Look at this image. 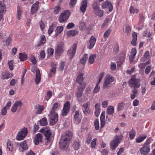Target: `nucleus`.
<instances>
[{"instance_id": "nucleus-1", "label": "nucleus", "mask_w": 155, "mask_h": 155, "mask_svg": "<svg viewBox=\"0 0 155 155\" xmlns=\"http://www.w3.org/2000/svg\"><path fill=\"white\" fill-rule=\"evenodd\" d=\"M103 86V88L104 89H109L112 86V83L114 81V77L110 74L106 75L105 78Z\"/></svg>"}, {"instance_id": "nucleus-2", "label": "nucleus", "mask_w": 155, "mask_h": 155, "mask_svg": "<svg viewBox=\"0 0 155 155\" xmlns=\"http://www.w3.org/2000/svg\"><path fill=\"white\" fill-rule=\"evenodd\" d=\"M70 14V12L68 10L64 11L61 14L58 20L61 23H63L66 22Z\"/></svg>"}, {"instance_id": "nucleus-3", "label": "nucleus", "mask_w": 155, "mask_h": 155, "mask_svg": "<svg viewBox=\"0 0 155 155\" xmlns=\"http://www.w3.org/2000/svg\"><path fill=\"white\" fill-rule=\"evenodd\" d=\"M129 83L130 87L138 88L140 86V81L138 80L134 77H132L129 81Z\"/></svg>"}, {"instance_id": "nucleus-4", "label": "nucleus", "mask_w": 155, "mask_h": 155, "mask_svg": "<svg viewBox=\"0 0 155 155\" xmlns=\"http://www.w3.org/2000/svg\"><path fill=\"white\" fill-rule=\"evenodd\" d=\"M28 131L27 128H24L22 129L18 134L17 137V139L18 140H23L24 138L27 135Z\"/></svg>"}, {"instance_id": "nucleus-5", "label": "nucleus", "mask_w": 155, "mask_h": 155, "mask_svg": "<svg viewBox=\"0 0 155 155\" xmlns=\"http://www.w3.org/2000/svg\"><path fill=\"white\" fill-rule=\"evenodd\" d=\"M43 132L46 138L45 144L48 145L49 143L50 144L52 141L51 133L50 130L45 129H43Z\"/></svg>"}, {"instance_id": "nucleus-6", "label": "nucleus", "mask_w": 155, "mask_h": 155, "mask_svg": "<svg viewBox=\"0 0 155 155\" xmlns=\"http://www.w3.org/2000/svg\"><path fill=\"white\" fill-rule=\"evenodd\" d=\"M70 103L67 101L64 104V107L62 111L61 114L62 115L66 116L69 112L70 109Z\"/></svg>"}, {"instance_id": "nucleus-7", "label": "nucleus", "mask_w": 155, "mask_h": 155, "mask_svg": "<svg viewBox=\"0 0 155 155\" xmlns=\"http://www.w3.org/2000/svg\"><path fill=\"white\" fill-rule=\"evenodd\" d=\"M35 65H34L33 66V68L31 69V70L33 72H34L35 71L36 72L35 78V82L36 84H38L41 81V75L40 74V71L38 69H35Z\"/></svg>"}, {"instance_id": "nucleus-8", "label": "nucleus", "mask_w": 155, "mask_h": 155, "mask_svg": "<svg viewBox=\"0 0 155 155\" xmlns=\"http://www.w3.org/2000/svg\"><path fill=\"white\" fill-rule=\"evenodd\" d=\"M64 45V43L63 42H61L58 45L55 49V53L56 55H60L63 52Z\"/></svg>"}, {"instance_id": "nucleus-9", "label": "nucleus", "mask_w": 155, "mask_h": 155, "mask_svg": "<svg viewBox=\"0 0 155 155\" xmlns=\"http://www.w3.org/2000/svg\"><path fill=\"white\" fill-rule=\"evenodd\" d=\"M69 141L63 137L61 139L59 143V147L61 150H65L68 147Z\"/></svg>"}, {"instance_id": "nucleus-10", "label": "nucleus", "mask_w": 155, "mask_h": 155, "mask_svg": "<svg viewBox=\"0 0 155 155\" xmlns=\"http://www.w3.org/2000/svg\"><path fill=\"white\" fill-rule=\"evenodd\" d=\"M77 48L76 44H74L72 47L68 50L67 54L71 60L72 59L75 55Z\"/></svg>"}, {"instance_id": "nucleus-11", "label": "nucleus", "mask_w": 155, "mask_h": 155, "mask_svg": "<svg viewBox=\"0 0 155 155\" xmlns=\"http://www.w3.org/2000/svg\"><path fill=\"white\" fill-rule=\"evenodd\" d=\"M50 117V123L51 125H53L58 121V114L56 113H51V112Z\"/></svg>"}, {"instance_id": "nucleus-12", "label": "nucleus", "mask_w": 155, "mask_h": 155, "mask_svg": "<svg viewBox=\"0 0 155 155\" xmlns=\"http://www.w3.org/2000/svg\"><path fill=\"white\" fill-rule=\"evenodd\" d=\"M120 138L117 136L111 142V149L112 150H114L117 147L118 144L120 143Z\"/></svg>"}, {"instance_id": "nucleus-13", "label": "nucleus", "mask_w": 155, "mask_h": 155, "mask_svg": "<svg viewBox=\"0 0 155 155\" xmlns=\"http://www.w3.org/2000/svg\"><path fill=\"white\" fill-rule=\"evenodd\" d=\"M83 91L84 89L82 87H79L78 88L77 91L75 94V96L77 98L78 100L80 102H84V100L80 98L82 95Z\"/></svg>"}, {"instance_id": "nucleus-14", "label": "nucleus", "mask_w": 155, "mask_h": 155, "mask_svg": "<svg viewBox=\"0 0 155 155\" xmlns=\"http://www.w3.org/2000/svg\"><path fill=\"white\" fill-rule=\"evenodd\" d=\"M93 7L94 9V12L99 17H101L103 15V11L101 10L98 5H93Z\"/></svg>"}, {"instance_id": "nucleus-15", "label": "nucleus", "mask_w": 155, "mask_h": 155, "mask_svg": "<svg viewBox=\"0 0 155 155\" xmlns=\"http://www.w3.org/2000/svg\"><path fill=\"white\" fill-rule=\"evenodd\" d=\"M150 150V146L149 145H144L140 149V153L143 155H146L148 153Z\"/></svg>"}, {"instance_id": "nucleus-16", "label": "nucleus", "mask_w": 155, "mask_h": 155, "mask_svg": "<svg viewBox=\"0 0 155 155\" xmlns=\"http://www.w3.org/2000/svg\"><path fill=\"white\" fill-rule=\"evenodd\" d=\"M22 105V103L21 101H16L12 106L11 111L14 113L16 112L18 107H21Z\"/></svg>"}, {"instance_id": "nucleus-17", "label": "nucleus", "mask_w": 155, "mask_h": 155, "mask_svg": "<svg viewBox=\"0 0 155 155\" xmlns=\"http://www.w3.org/2000/svg\"><path fill=\"white\" fill-rule=\"evenodd\" d=\"M102 6L103 8H108L110 12L112 11L113 9V7L112 4L108 1H106L103 2Z\"/></svg>"}, {"instance_id": "nucleus-18", "label": "nucleus", "mask_w": 155, "mask_h": 155, "mask_svg": "<svg viewBox=\"0 0 155 155\" xmlns=\"http://www.w3.org/2000/svg\"><path fill=\"white\" fill-rule=\"evenodd\" d=\"M57 64L54 62L52 63L51 64V68L50 70V72L49 74V77H51L54 74L56 71V66Z\"/></svg>"}, {"instance_id": "nucleus-19", "label": "nucleus", "mask_w": 155, "mask_h": 155, "mask_svg": "<svg viewBox=\"0 0 155 155\" xmlns=\"http://www.w3.org/2000/svg\"><path fill=\"white\" fill-rule=\"evenodd\" d=\"M72 136L73 134L71 131H67L65 132L62 137H63L64 138H65L69 141L72 138Z\"/></svg>"}, {"instance_id": "nucleus-20", "label": "nucleus", "mask_w": 155, "mask_h": 155, "mask_svg": "<svg viewBox=\"0 0 155 155\" xmlns=\"http://www.w3.org/2000/svg\"><path fill=\"white\" fill-rule=\"evenodd\" d=\"M45 108V107L43 105H40L39 104H36L35 106V109L37 110L36 113L37 114H41Z\"/></svg>"}, {"instance_id": "nucleus-21", "label": "nucleus", "mask_w": 155, "mask_h": 155, "mask_svg": "<svg viewBox=\"0 0 155 155\" xmlns=\"http://www.w3.org/2000/svg\"><path fill=\"white\" fill-rule=\"evenodd\" d=\"M12 103L11 101H8L5 106L2 110L1 114L2 115H5L7 114V110L9 109Z\"/></svg>"}, {"instance_id": "nucleus-22", "label": "nucleus", "mask_w": 155, "mask_h": 155, "mask_svg": "<svg viewBox=\"0 0 155 155\" xmlns=\"http://www.w3.org/2000/svg\"><path fill=\"white\" fill-rule=\"evenodd\" d=\"M90 103L89 102L84 103L82 106V107L84 108V109L83 112L85 114L89 113L90 112V109L89 106Z\"/></svg>"}, {"instance_id": "nucleus-23", "label": "nucleus", "mask_w": 155, "mask_h": 155, "mask_svg": "<svg viewBox=\"0 0 155 155\" xmlns=\"http://www.w3.org/2000/svg\"><path fill=\"white\" fill-rule=\"evenodd\" d=\"M42 137L40 133L38 134L36 136L34 139V143L36 145H38L39 143L41 142Z\"/></svg>"}, {"instance_id": "nucleus-24", "label": "nucleus", "mask_w": 155, "mask_h": 155, "mask_svg": "<svg viewBox=\"0 0 155 155\" xmlns=\"http://www.w3.org/2000/svg\"><path fill=\"white\" fill-rule=\"evenodd\" d=\"M101 105L99 103H96L95 105V114L97 117H98L100 115L101 109Z\"/></svg>"}, {"instance_id": "nucleus-25", "label": "nucleus", "mask_w": 155, "mask_h": 155, "mask_svg": "<svg viewBox=\"0 0 155 155\" xmlns=\"http://www.w3.org/2000/svg\"><path fill=\"white\" fill-rule=\"evenodd\" d=\"M39 4V2L37 1L32 5L31 10V12L32 14L36 13L37 10L38 9Z\"/></svg>"}, {"instance_id": "nucleus-26", "label": "nucleus", "mask_w": 155, "mask_h": 155, "mask_svg": "<svg viewBox=\"0 0 155 155\" xmlns=\"http://www.w3.org/2000/svg\"><path fill=\"white\" fill-rule=\"evenodd\" d=\"M105 112H102V113L101 115V128H102L104 126L105 124Z\"/></svg>"}, {"instance_id": "nucleus-27", "label": "nucleus", "mask_w": 155, "mask_h": 155, "mask_svg": "<svg viewBox=\"0 0 155 155\" xmlns=\"http://www.w3.org/2000/svg\"><path fill=\"white\" fill-rule=\"evenodd\" d=\"M96 41V38L93 36H91L89 41L90 45H89L88 47L89 49L92 48L94 45Z\"/></svg>"}, {"instance_id": "nucleus-28", "label": "nucleus", "mask_w": 155, "mask_h": 155, "mask_svg": "<svg viewBox=\"0 0 155 155\" xmlns=\"http://www.w3.org/2000/svg\"><path fill=\"white\" fill-rule=\"evenodd\" d=\"M81 116L79 114L78 111H75L74 115V119L77 123H79L81 122Z\"/></svg>"}, {"instance_id": "nucleus-29", "label": "nucleus", "mask_w": 155, "mask_h": 155, "mask_svg": "<svg viewBox=\"0 0 155 155\" xmlns=\"http://www.w3.org/2000/svg\"><path fill=\"white\" fill-rule=\"evenodd\" d=\"M87 0H84L81 3L80 7V10L83 13H84L86 11V8L87 6Z\"/></svg>"}, {"instance_id": "nucleus-30", "label": "nucleus", "mask_w": 155, "mask_h": 155, "mask_svg": "<svg viewBox=\"0 0 155 155\" xmlns=\"http://www.w3.org/2000/svg\"><path fill=\"white\" fill-rule=\"evenodd\" d=\"M17 145L18 146L20 147L23 149L22 150V152L24 150H27L28 149V146L26 143V141L25 140L21 143H18Z\"/></svg>"}, {"instance_id": "nucleus-31", "label": "nucleus", "mask_w": 155, "mask_h": 155, "mask_svg": "<svg viewBox=\"0 0 155 155\" xmlns=\"http://www.w3.org/2000/svg\"><path fill=\"white\" fill-rule=\"evenodd\" d=\"M127 104L123 102L119 103L117 105V110L121 111L123 109H126L127 108L126 107Z\"/></svg>"}, {"instance_id": "nucleus-32", "label": "nucleus", "mask_w": 155, "mask_h": 155, "mask_svg": "<svg viewBox=\"0 0 155 155\" xmlns=\"http://www.w3.org/2000/svg\"><path fill=\"white\" fill-rule=\"evenodd\" d=\"M150 57L149 52L148 51H146L144 53L143 56L141 58L140 60L142 61H145L147 59H149Z\"/></svg>"}, {"instance_id": "nucleus-33", "label": "nucleus", "mask_w": 155, "mask_h": 155, "mask_svg": "<svg viewBox=\"0 0 155 155\" xmlns=\"http://www.w3.org/2000/svg\"><path fill=\"white\" fill-rule=\"evenodd\" d=\"M22 13V10L21 8L19 6H18L17 12V18L18 20H19L21 19V17Z\"/></svg>"}, {"instance_id": "nucleus-34", "label": "nucleus", "mask_w": 155, "mask_h": 155, "mask_svg": "<svg viewBox=\"0 0 155 155\" xmlns=\"http://www.w3.org/2000/svg\"><path fill=\"white\" fill-rule=\"evenodd\" d=\"M147 137L146 134L140 136L136 138V142L137 143H140L142 142Z\"/></svg>"}, {"instance_id": "nucleus-35", "label": "nucleus", "mask_w": 155, "mask_h": 155, "mask_svg": "<svg viewBox=\"0 0 155 155\" xmlns=\"http://www.w3.org/2000/svg\"><path fill=\"white\" fill-rule=\"evenodd\" d=\"M6 12V8L5 4L2 2H0V13H4Z\"/></svg>"}, {"instance_id": "nucleus-36", "label": "nucleus", "mask_w": 155, "mask_h": 155, "mask_svg": "<svg viewBox=\"0 0 155 155\" xmlns=\"http://www.w3.org/2000/svg\"><path fill=\"white\" fill-rule=\"evenodd\" d=\"M114 111V108L112 106H109L108 107L107 110V114L109 115L113 114Z\"/></svg>"}, {"instance_id": "nucleus-37", "label": "nucleus", "mask_w": 155, "mask_h": 155, "mask_svg": "<svg viewBox=\"0 0 155 155\" xmlns=\"http://www.w3.org/2000/svg\"><path fill=\"white\" fill-rule=\"evenodd\" d=\"M64 28L62 26H58L57 27L55 31V35L56 36L58 35L63 31Z\"/></svg>"}, {"instance_id": "nucleus-38", "label": "nucleus", "mask_w": 155, "mask_h": 155, "mask_svg": "<svg viewBox=\"0 0 155 155\" xmlns=\"http://www.w3.org/2000/svg\"><path fill=\"white\" fill-rule=\"evenodd\" d=\"M132 36L133 38L131 41V44L133 46H135L136 45V42L137 38V33L134 32L132 33Z\"/></svg>"}, {"instance_id": "nucleus-39", "label": "nucleus", "mask_w": 155, "mask_h": 155, "mask_svg": "<svg viewBox=\"0 0 155 155\" xmlns=\"http://www.w3.org/2000/svg\"><path fill=\"white\" fill-rule=\"evenodd\" d=\"M10 77V73L8 71H5L2 73V78L3 79H7Z\"/></svg>"}, {"instance_id": "nucleus-40", "label": "nucleus", "mask_w": 155, "mask_h": 155, "mask_svg": "<svg viewBox=\"0 0 155 155\" xmlns=\"http://www.w3.org/2000/svg\"><path fill=\"white\" fill-rule=\"evenodd\" d=\"M129 138L131 140H133L135 137L136 134V131L135 130L132 129L129 132Z\"/></svg>"}, {"instance_id": "nucleus-41", "label": "nucleus", "mask_w": 155, "mask_h": 155, "mask_svg": "<svg viewBox=\"0 0 155 155\" xmlns=\"http://www.w3.org/2000/svg\"><path fill=\"white\" fill-rule=\"evenodd\" d=\"M60 106V104L58 102H56L54 103L52 107L51 110V113H56L55 110Z\"/></svg>"}, {"instance_id": "nucleus-42", "label": "nucleus", "mask_w": 155, "mask_h": 155, "mask_svg": "<svg viewBox=\"0 0 155 155\" xmlns=\"http://www.w3.org/2000/svg\"><path fill=\"white\" fill-rule=\"evenodd\" d=\"M83 75L84 74L83 73H81L78 75L77 78V81L79 84H81L83 80Z\"/></svg>"}, {"instance_id": "nucleus-43", "label": "nucleus", "mask_w": 155, "mask_h": 155, "mask_svg": "<svg viewBox=\"0 0 155 155\" xmlns=\"http://www.w3.org/2000/svg\"><path fill=\"white\" fill-rule=\"evenodd\" d=\"M78 33V32L75 30H73L69 31L67 33L68 37H71L75 35Z\"/></svg>"}, {"instance_id": "nucleus-44", "label": "nucleus", "mask_w": 155, "mask_h": 155, "mask_svg": "<svg viewBox=\"0 0 155 155\" xmlns=\"http://www.w3.org/2000/svg\"><path fill=\"white\" fill-rule=\"evenodd\" d=\"M39 121L40 124L41 126H46L48 124L47 119L45 117L43 118Z\"/></svg>"}, {"instance_id": "nucleus-45", "label": "nucleus", "mask_w": 155, "mask_h": 155, "mask_svg": "<svg viewBox=\"0 0 155 155\" xmlns=\"http://www.w3.org/2000/svg\"><path fill=\"white\" fill-rule=\"evenodd\" d=\"M73 147L75 150H78L79 148L80 142L78 140H75L73 144Z\"/></svg>"}, {"instance_id": "nucleus-46", "label": "nucleus", "mask_w": 155, "mask_h": 155, "mask_svg": "<svg viewBox=\"0 0 155 155\" xmlns=\"http://www.w3.org/2000/svg\"><path fill=\"white\" fill-rule=\"evenodd\" d=\"M88 59V55L87 54H85L84 55V57L80 60V63L82 64H84L87 61Z\"/></svg>"}, {"instance_id": "nucleus-47", "label": "nucleus", "mask_w": 155, "mask_h": 155, "mask_svg": "<svg viewBox=\"0 0 155 155\" xmlns=\"http://www.w3.org/2000/svg\"><path fill=\"white\" fill-rule=\"evenodd\" d=\"M130 11L131 13L134 14L137 13L139 10L138 9L134 8L133 6H131L130 7Z\"/></svg>"}, {"instance_id": "nucleus-48", "label": "nucleus", "mask_w": 155, "mask_h": 155, "mask_svg": "<svg viewBox=\"0 0 155 155\" xmlns=\"http://www.w3.org/2000/svg\"><path fill=\"white\" fill-rule=\"evenodd\" d=\"M99 84L97 83L93 91V92L94 94L97 93L100 90V87L99 85Z\"/></svg>"}, {"instance_id": "nucleus-49", "label": "nucleus", "mask_w": 155, "mask_h": 155, "mask_svg": "<svg viewBox=\"0 0 155 155\" xmlns=\"http://www.w3.org/2000/svg\"><path fill=\"white\" fill-rule=\"evenodd\" d=\"M96 57L95 55L92 54L90 56L88 59V62L91 64H93L94 61V58Z\"/></svg>"}, {"instance_id": "nucleus-50", "label": "nucleus", "mask_w": 155, "mask_h": 155, "mask_svg": "<svg viewBox=\"0 0 155 155\" xmlns=\"http://www.w3.org/2000/svg\"><path fill=\"white\" fill-rule=\"evenodd\" d=\"M61 10V8L59 6H57L54 8L53 12L55 14H58Z\"/></svg>"}, {"instance_id": "nucleus-51", "label": "nucleus", "mask_w": 155, "mask_h": 155, "mask_svg": "<svg viewBox=\"0 0 155 155\" xmlns=\"http://www.w3.org/2000/svg\"><path fill=\"white\" fill-rule=\"evenodd\" d=\"M27 58V55L25 54H19V58L20 59L21 61H24L26 60Z\"/></svg>"}, {"instance_id": "nucleus-52", "label": "nucleus", "mask_w": 155, "mask_h": 155, "mask_svg": "<svg viewBox=\"0 0 155 155\" xmlns=\"http://www.w3.org/2000/svg\"><path fill=\"white\" fill-rule=\"evenodd\" d=\"M47 52L48 56H51L53 55L54 50L52 48H50L48 49Z\"/></svg>"}, {"instance_id": "nucleus-53", "label": "nucleus", "mask_w": 155, "mask_h": 155, "mask_svg": "<svg viewBox=\"0 0 155 155\" xmlns=\"http://www.w3.org/2000/svg\"><path fill=\"white\" fill-rule=\"evenodd\" d=\"M111 30L110 29H108L104 33L103 36L104 38H107L109 36L110 32Z\"/></svg>"}, {"instance_id": "nucleus-54", "label": "nucleus", "mask_w": 155, "mask_h": 155, "mask_svg": "<svg viewBox=\"0 0 155 155\" xmlns=\"http://www.w3.org/2000/svg\"><path fill=\"white\" fill-rule=\"evenodd\" d=\"M97 140L96 138H94L92 140L91 145V146L92 148H95Z\"/></svg>"}, {"instance_id": "nucleus-55", "label": "nucleus", "mask_w": 155, "mask_h": 155, "mask_svg": "<svg viewBox=\"0 0 155 155\" xmlns=\"http://www.w3.org/2000/svg\"><path fill=\"white\" fill-rule=\"evenodd\" d=\"M94 125L95 128L96 130H99V124L98 119H96L94 122Z\"/></svg>"}, {"instance_id": "nucleus-56", "label": "nucleus", "mask_w": 155, "mask_h": 155, "mask_svg": "<svg viewBox=\"0 0 155 155\" xmlns=\"http://www.w3.org/2000/svg\"><path fill=\"white\" fill-rule=\"evenodd\" d=\"M8 64L10 70H12L13 68V61L11 60L9 61Z\"/></svg>"}, {"instance_id": "nucleus-57", "label": "nucleus", "mask_w": 155, "mask_h": 155, "mask_svg": "<svg viewBox=\"0 0 155 155\" xmlns=\"http://www.w3.org/2000/svg\"><path fill=\"white\" fill-rule=\"evenodd\" d=\"M40 43L42 44H44L45 43L46 38L44 35H41L40 36Z\"/></svg>"}, {"instance_id": "nucleus-58", "label": "nucleus", "mask_w": 155, "mask_h": 155, "mask_svg": "<svg viewBox=\"0 0 155 155\" xmlns=\"http://www.w3.org/2000/svg\"><path fill=\"white\" fill-rule=\"evenodd\" d=\"M110 19L109 18H107L104 20V22L102 25V28H103L104 26H106L108 24L109 21H110Z\"/></svg>"}, {"instance_id": "nucleus-59", "label": "nucleus", "mask_w": 155, "mask_h": 155, "mask_svg": "<svg viewBox=\"0 0 155 155\" xmlns=\"http://www.w3.org/2000/svg\"><path fill=\"white\" fill-rule=\"evenodd\" d=\"M47 97L46 98V99L47 101H48L51 97L52 95V92L51 91H48L47 94Z\"/></svg>"}, {"instance_id": "nucleus-60", "label": "nucleus", "mask_w": 155, "mask_h": 155, "mask_svg": "<svg viewBox=\"0 0 155 155\" xmlns=\"http://www.w3.org/2000/svg\"><path fill=\"white\" fill-rule=\"evenodd\" d=\"M130 28L129 26H127L125 29L124 30V32L127 35L129 34L130 32Z\"/></svg>"}, {"instance_id": "nucleus-61", "label": "nucleus", "mask_w": 155, "mask_h": 155, "mask_svg": "<svg viewBox=\"0 0 155 155\" xmlns=\"http://www.w3.org/2000/svg\"><path fill=\"white\" fill-rule=\"evenodd\" d=\"M64 65L65 64L64 62H61L60 63L59 68L60 71H61L63 70Z\"/></svg>"}, {"instance_id": "nucleus-62", "label": "nucleus", "mask_w": 155, "mask_h": 155, "mask_svg": "<svg viewBox=\"0 0 155 155\" xmlns=\"http://www.w3.org/2000/svg\"><path fill=\"white\" fill-rule=\"evenodd\" d=\"M54 29V26L53 25H51L49 27V28L48 30V33L50 35L53 32Z\"/></svg>"}, {"instance_id": "nucleus-63", "label": "nucleus", "mask_w": 155, "mask_h": 155, "mask_svg": "<svg viewBox=\"0 0 155 155\" xmlns=\"http://www.w3.org/2000/svg\"><path fill=\"white\" fill-rule=\"evenodd\" d=\"M79 28L80 30H83L86 28V25L84 22H81L80 23Z\"/></svg>"}, {"instance_id": "nucleus-64", "label": "nucleus", "mask_w": 155, "mask_h": 155, "mask_svg": "<svg viewBox=\"0 0 155 155\" xmlns=\"http://www.w3.org/2000/svg\"><path fill=\"white\" fill-rule=\"evenodd\" d=\"M104 75V72H102L101 73L100 75L99 76V81L98 83H100L101 82V80L103 78Z\"/></svg>"}]
</instances>
